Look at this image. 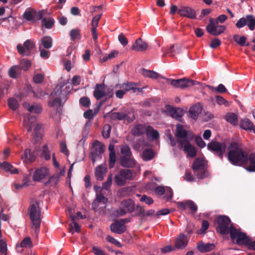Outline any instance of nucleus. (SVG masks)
Returning a JSON list of instances; mask_svg holds the SVG:
<instances>
[{
    "mask_svg": "<svg viewBox=\"0 0 255 255\" xmlns=\"http://www.w3.org/2000/svg\"><path fill=\"white\" fill-rule=\"evenodd\" d=\"M228 159L234 165H244L248 162V153L237 142H232L228 147Z\"/></svg>",
    "mask_w": 255,
    "mask_h": 255,
    "instance_id": "obj_1",
    "label": "nucleus"
},
{
    "mask_svg": "<svg viewBox=\"0 0 255 255\" xmlns=\"http://www.w3.org/2000/svg\"><path fill=\"white\" fill-rule=\"evenodd\" d=\"M40 202L38 200H33L31 202L28 208V214L32 223L35 229V233L38 234L41 223V210L39 208Z\"/></svg>",
    "mask_w": 255,
    "mask_h": 255,
    "instance_id": "obj_2",
    "label": "nucleus"
},
{
    "mask_svg": "<svg viewBox=\"0 0 255 255\" xmlns=\"http://www.w3.org/2000/svg\"><path fill=\"white\" fill-rule=\"evenodd\" d=\"M217 226V232L221 235L231 234V228L234 227L231 224L230 219L227 216L220 215L216 219Z\"/></svg>",
    "mask_w": 255,
    "mask_h": 255,
    "instance_id": "obj_3",
    "label": "nucleus"
},
{
    "mask_svg": "<svg viewBox=\"0 0 255 255\" xmlns=\"http://www.w3.org/2000/svg\"><path fill=\"white\" fill-rule=\"evenodd\" d=\"M135 209L134 201L130 198L123 200L120 204L119 208L114 212L117 217L124 216L127 213H132Z\"/></svg>",
    "mask_w": 255,
    "mask_h": 255,
    "instance_id": "obj_4",
    "label": "nucleus"
},
{
    "mask_svg": "<svg viewBox=\"0 0 255 255\" xmlns=\"http://www.w3.org/2000/svg\"><path fill=\"white\" fill-rule=\"evenodd\" d=\"M108 114L112 120H124L126 121L128 123H131L135 119L132 110L123 109L120 112H110Z\"/></svg>",
    "mask_w": 255,
    "mask_h": 255,
    "instance_id": "obj_5",
    "label": "nucleus"
},
{
    "mask_svg": "<svg viewBox=\"0 0 255 255\" xmlns=\"http://www.w3.org/2000/svg\"><path fill=\"white\" fill-rule=\"evenodd\" d=\"M194 174L198 179H202L208 176V171L206 169L204 160L201 158H196L192 166Z\"/></svg>",
    "mask_w": 255,
    "mask_h": 255,
    "instance_id": "obj_6",
    "label": "nucleus"
},
{
    "mask_svg": "<svg viewBox=\"0 0 255 255\" xmlns=\"http://www.w3.org/2000/svg\"><path fill=\"white\" fill-rule=\"evenodd\" d=\"M230 237L232 240H236V244L238 245L247 246L248 244L250 237L245 233L242 232L241 230H237L235 227L231 228Z\"/></svg>",
    "mask_w": 255,
    "mask_h": 255,
    "instance_id": "obj_7",
    "label": "nucleus"
},
{
    "mask_svg": "<svg viewBox=\"0 0 255 255\" xmlns=\"http://www.w3.org/2000/svg\"><path fill=\"white\" fill-rule=\"evenodd\" d=\"M63 86H59L57 85L53 90V92L51 93V95L53 96H57V97L55 98L52 102L51 106L53 107L56 106V105H58L59 106H61V103L63 101L65 102L68 98V91H64L62 89Z\"/></svg>",
    "mask_w": 255,
    "mask_h": 255,
    "instance_id": "obj_8",
    "label": "nucleus"
},
{
    "mask_svg": "<svg viewBox=\"0 0 255 255\" xmlns=\"http://www.w3.org/2000/svg\"><path fill=\"white\" fill-rule=\"evenodd\" d=\"M207 148L222 159L226 151V145L224 142L220 143L216 140H212L208 144Z\"/></svg>",
    "mask_w": 255,
    "mask_h": 255,
    "instance_id": "obj_9",
    "label": "nucleus"
},
{
    "mask_svg": "<svg viewBox=\"0 0 255 255\" xmlns=\"http://www.w3.org/2000/svg\"><path fill=\"white\" fill-rule=\"evenodd\" d=\"M35 44L33 40L27 39L24 43L23 45L18 44L17 46L18 52L23 56L30 55L34 50Z\"/></svg>",
    "mask_w": 255,
    "mask_h": 255,
    "instance_id": "obj_10",
    "label": "nucleus"
},
{
    "mask_svg": "<svg viewBox=\"0 0 255 255\" xmlns=\"http://www.w3.org/2000/svg\"><path fill=\"white\" fill-rule=\"evenodd\" d=\"M226 29L224 25H219L218 20L210 18L209 23L206 26L207 32L211 35L217 36L223 33Z\"/></svg>",
    "mask_w": 255,
    "mask_h": 255,
    "instance_id": "obj_11",
    "label": "nucleus"
},
{
    "mask_svg": "<svg viewBox=\"0 0 255 255\" xmlns=\"http://www.w3.org/2000/svg\"><path fill=\"white\" fill-rule=\"evenodd\" d=\"M167 82H170V84L176 87L184 89L195 85L198 82L193 80L188 79L185 78L177 80L167 78Z\"/></svg>",
    "mask_w": 255,
    "mask_h": 255,
    "instance_id": "obj_12",
    "label": "nucleus"
},
{
    "mask_svg": "<svg viewBox=\"0 0 255 255\" xmlns=\"http://www.w3.org/2000/svg\"><path fill=\"white\" fill-rule=\"evenodd\" d=\"M247 25L251 30L255 29V16L252 14L247 15L245 17L239 19L236 24L238 28H241Z\"/></svg>",
    "mask_w": 255,
    "mask_h": 255,
    "instance_id": "obj_13",
    "label": "nucleus"
},
{
    "mask_svg": "<svg viewBox=\"0 0 255 255\" xmlns=\"http://www.w3.org/2000/svg\"><path fill=\"white\" fill-rule=\"evenodd\" d=\"M177 142L179 148H183L189 156L190 157L196 156L197 150L194 146L191 145L188 139H179L177 140Z\"/></svg>",
    "mask_w": 255,
    "mask_h": 255,
    "instance_id": "obj_14",
    "label": "nucleus"
},
{
    "mask_svg": "<svg viewBox=\"0 0 255 255\" xmlns=\"http://www.w3.org/2000/svg\"><path fill=\"white\" fill-rule=\"evenodd\" d=\"M93 146L95 148L91 152V159L93 163H94L97 159L101 158V155L104 152L105 146L99 141L96 140L93 143Z\"/></svg>",
    "mask_w": 255,
    "mask_h": 255,
    "instance_id": "obj_15",
    "label": "nucleus"
},
{
    "mask_svg": "<svg viewBox=\"0 0 255 255\" xmlns=\"http://www.w3.org/2000/svg\"><path fill=\"white\" fill-rule=\"evenodd\" d=\"M177 207L181 210H185L187 208L191 210V213L195 214L197 210V206L192 200L178 202L177 204Z\"/></svg>",
    "mask_w": 255,
    "mask_h": 255,
    "instance_id": "obj_16",
    "label": "nucleus"
},
{
    "mask_svg": "<svg viewBox=\"0 0 255 255\" xmlns=\"http://www.w3.org/2000/svg\"><path fill=\"white\" fill-rule=\"evenodd\" d=\"M49 174L48 168L42 167L36 169L33 174L32 178L34 181L38 182L44 179Z\"/></svg>",
    "mask_w": 255,
    "mask_h": 255,
    "instance_id": "obj_17",
    "label": "nucleus"
},
{
    "mask_svg": "<svg viewBox=\"0 0 255 255\" xmlns=\"http://www.w3.org/2000/svg\"><path fill=\"white\" fill-rule=\"evenodd\" d=\"M165 108L172 118L179 121L181 120L182 117L184 114V110L182 109L175 108L170 105H166Z\"/></svg>",
    "mask_w": 255,
    "mask_h": 255,
    "instance_id": "obj_18",
    "label": "nucleus"
},
{
    "mask_svg": "<svg viewBox=\"0 0 255 255\" xmlns=\"http://www.w3.org/2000/svg\"><path fill=\"white\" fill-rule=\"evenodd\" d=\"M178 13L181 16L187 17L190 19H196V14L195 10L188 6H181L178 10Z\"/></svg>",
    "mask_w": 255,
    "mask_h": 255,
    "instance_id": "obj_19",
    "label": "nucleus"
},
{
    "mask_svg": "<svg viewBox=\"0 0 255 255\" xmlns=\"http://www.w3.org/2000/svg\"><path fill=\"white\" fill-rule=\"evenodd\" d=\"M148 47V44L140 38L137 39L131 46V49L136 52L145 51Z\"/></svg>",
    "mask_w": 255,
    "mask_h": 255,
    "instance_id": "obj_20",
    "label": "nucleus"
},
{
    "mask_svg": "<svg viewBox=\"0 0 255 255\" xmlns=\"http://www.w3.org/2000/svg\"><path fill=\"white\" fill-rule=\"evenodd\" d=\"M110 229L113 233L122 234L126 232L127 227L125 225L122 224L119 220H117L111 225Z\"/></svg>",
    "mask_w": 255,
    "mask_h": 255,
    "instance_id": "obj_21",
    "label": "nucleus"
},
{
    "mask_svg": "<svg viewBox=\"0 0 255 255\" xmlns=\"http://www.w3.org/2000/svg\"><path fill=\"white\" fill-rule=\"evenodd\" d=\"M188 243V239L186 236L183 234H181L176 238L174 247L176 249H182L185 248Z\"/></svg>",
    "mask_w": 255,
    "mask_h": 255,
    "instance_id": "obj_22",
    "label": "nucleus"
},
{
    "mask_svg": "<svg viewBox=\"0 0 255 255\" xmlns=\"http://www.w3.org/2000/svg\"><path fill=\"white\" fill-rule=\"evenodd\" d=\"M120 164L122 166L127 168L133 167L136 164V161L133 156H121Z\"/></svg>",
    "mask_w": 255,
    "mask_h": 255,
    "instance_id": "obj_23",
    "label": "nucleus"
},
{
    "mask_svg": "<svg viewBox=\"0 0 255 255\" xmlns=\"http://www.w3.org/2000/svg\"><path fill=\"white\" fill-rule=\"evenodd\" d=\"M105 87L104 84H97L96 85L93 95L97 100H99L106 96V92L104 91Z\"/></svg>",
    "mask_w": 255,
    "mask_h": 255,
    "instance_id": "obj_24",
    "label": "nucleus"
},
{
    "mask_svg": "<svg viewBox=\"0 0 255 255\" xmlns=\"http://www.w3.org/2000/svg\"><path fill=\"white\" fill-rule=\"evenodd\" d=\"M147 126L145 125L138 124L135 125L131 129V132L133 136H140L144 133L147 134Z\"/></svg>",
    "mask_w": 255,
    "mask_h": 255,
    "instance_id": "obj_25",
    "label": "nucleus"
},
{
    "mask_svg": "<svg viewBox=\"0 0 255 255\" xmlns=\"http://www.w3.org/2000/svg\"><path fill=\"white\" fill-rule=\"evenodd\" d=\"M202 108L199 104H196L192 106L188 112V116L190 118L196 120L199 115L201 113Z\"/></svg>",
    "mask_w": 255,
    "mask_h": 255,
    "instance_id": "obj_26",
    "label": "nucleus"
},
{
    "mask_svg": "<svg viewBox=\"0 0 255 255\" xmlns=\"http://www.w3.org/2000/svg\"><path fill=\"white\" fill-rule=\"evenodd\" d=\"M175 136L176 137L177 140L179 139H187L188 131L184 129L182 125L177 124L176 125Z\"/></svg>",
    "mask_w": 255,
    "mask_h": 255,
    "instance_id": "obj_27",
    "label": "nucleus"
},
{
    "mask_svg": "<svg viewBox=\"0 0 255 255\" xmlns=\"http://www.w3.org/2000/svg\"><path fill=\"white\" fill-rule=\"evenodd\" d=\"M215 245L211 243L205 244L202 241L197 244V249L201 253H204L213 250L215 248Z\"/></svg>",
    "mask_w": 255,
    "mask_h": 255,
    "instance_id": "obj_28",
    "label": "nucleus"
},
{
    "mask_svg": "<svg viewBox=\"0 0 255 255\" xmlns=\"http://www.w3.org/2000/svg\"><path fill=\"white\" fill-rule=\"evenodd\" d=\"M141 74L142 75L145 77H148L152 79H158L161 78L164 79L165 78L162 76L161 75L158 74V73L152 71L148 70L145 69H142L141 71Z\"/></svg>",
    "mask_w": 255,
    "mask_h": 255,
    "instance_id": "obj_29",
    "label": "nucleus"
},
{
    "mask_svg": "<svg viewBox=\"0 0 255 255\" xmlns=\"http://www.w3.org/2000/svg\"><path fill=\"white\" fill-rule=\"evenodd\" d=\"M36 121V118L34 116H28L25 118L23 123V127L26 128L27 132H31L32 129V124Z\"/></svg>",
    "mask_w": 255,
    "mask_h": 255,
    "instance_id": "obj_30",
    "label": "nucleus"
},
{
    "mask_svg": "<svg viewBox=\"0 0 255 255\" xmlns=\"http://www.w3.org/2000/svg\"><path fill=\"white\" fill-rule=\"evenodd\" d=\"M106 171V168L105 166L102 165L98 166L96 168L95 173L97 179L99 181H102Z\"/></svg>",
    "mask_w": 255,
    "mask_h": 255,
    "instance_id": "obj_31",
    "label": "nucleus"
},
{
    "mask_svg": "<svg viewBox=\"0 0 255 255\" xmlns=\"http://www.w3.org/2000/svg\"><path fill=\"white\" fill-rule=\"evenodd\" d=\"M154 156L155 153L151 149H145L143 150L141 154L142 159L144 161L151 160Z\"/></svg>",
    "mask_w": 255,
    "mask_h": 255,
    "instance_id": "obj_32",
    "label": "nucleus"
},
{
    "mask_svg": "<svg viewBox=\"0 0 255 255\" xmlns=\"http://www.w3.org/2000/svg\"><path fill=\"white\" fill-rule=\"evenodd\" d=\"M120 173L121 176L124 178L126 181L127 180H131L133 179V171L132 170L128 169H122L120 171Z\"/></svg>",
    "mask_w": 255,
    "mask_h": 255,
    "instance_id": "obj_33",
    "label": "nucleus"
},
{
    "mask_svg": "<svg viewBox=\"0 0 255 255\" xmlns=\"http://www.w3.org/2000/svg\"><path fill=\"white\" fill-rule=\"evenodd\" d=\"M241 127L246 130H252L255 129L253 123L248 119L242 120L240 122Z\"/></svg>",
    "mask_w": 255,
    "mask_h": 255,
    "instance_id": "obj_34",
    "label": "nucleus"
},
{
    "mask_svg": "<svg viewBox=\"0 0 255 255\" xmlns=\"http://www.w3.org/2000/svg\"><path fill=\"white\" fill-rule=\"evenodd\" d=\"M248 161L250 164L247 166L246 169L250 172H255V152L248 154Z\"/></svg>",
    "mask_w": 255,
    "mask_h": 255,
    "instance_id": "obj_35",
    "label": "nucleus"
},
{
    "mask_svg": "<svg viewBox=\"0 0 255 255\" xmlns=\"http://www.w3.org/2000/svg\"><path fill=\"white\" fill-rule=\"evenodd\" d=\"M42 125L41 124H36L34 128V139L36 141H39L42 137Z\"/></svg>",
    "mask_w": 255,
    "mask_h": 255,
    "instance_id": "obj_36",
    "label": "nucleus"
},
{
    "mask_svg": "<svg viewBox=\"0 0 255 255\" xmlns=\"http://www.w3.org/2000/svg\"><path fill=\"white\" fill-rule=\"evenodd\" d=\"M23 106L30 112H33L36 114H40L42 112V108L39 105L30 106L28 103H25L23 104Z\"/></svg>",
    "mask_w": 255,
    "mask_h": 255,
    "instance_id": "obj_37",
    "label": "nucleus"
},
{
    "mask_svg": "<svg viewBox=\"0 0 255 255\" xmlns=\"http://www.w3.org/2000/svg\"><path fill=\"white\" fill-rule=\"evenodd\" d=\"M59 179L60 178L58 177V175L55 173L53 175L50 176L49 179L47 181L43 182V184L45 186H48L50 184L52 186H55L59 182Z\"/></svg>",
    "mask_w": 255,
    "mask_h": 255,
    "instance_id": "obj_38",
    "label": "nucleus"
},
{
    "mask_svg": "<svg viewBox=\"0 0 255 255\" xmlns=\"http://www.w3.org/2000/svg\"><path fill=\"white\" fill-rule=\"evenodd\" d=\"M70 218L71 220L72 221V223L69 225V230L70 232L73 234L74 233V231L73 230V226H72V224H73L74 228L75 229V231L76 232L79 233L80 231L81 227L80 225L77 223L75 221L76 220V217H75V216L71 215Z\"/></svg>",
    "mask_w": 255,
    "mask_h": 255,
    "instance_id": "obj_39",
    "label": "nucleus"
},
{
    "mask_svg": "<svg viewBox=\"0 0 255 255\" xmlns=\"http://www.w3.org/2000/svg\"><path fill=\"white\" fill-rule=\"evenodd\" d=\"M0 166L6 171H9L12 174H16L18 173V169L14 168L13 166L8 162H3L0 164Z\"/></svg>",
    "mask_w": 255,
    "mask_h": 255,
    "instance_id": "obj_40",
    "label": "nucleus"
},
{
    "mask_svg": "<svg viewBox=\"0 0 255 255\" xmlns=\"http://www.w3.org/2000/svg\"><path fill=\"white\" fill-rule=\"evenodd\" d=\"M226 120L234 126L237 125L238 123L237 115L233 113L227 114L225 117Z\"/></svg>",
    "mask_w": 255,
    "mask_h": 255,
    "instance_id": "obj_41",
    "label": "nucleus"
},
{
    "mask_svg": "<svg viewBox=\"0 0 255 255\" xmlns=\"http://www.w3.org/2000/svg\"><path fill=\"white\" fill-rule=\"evenodd\" d=\"M134 84L133 83H124L122 86H120V88H123L126 92L129 91L130 90H133L134 92H136V91L138 92L141 91V90L139 88H134Z\"/></svg>",
    "mask_w": 255,
    "mask_h": 255,
    "instance_id": "obj_42",
    "label": "nucleus"
},
{
    "mask_svg": "<svg viewBox=\"0 0 255 255\" xmlns=\"http://www.w3.org/2000/svg\"><path fill=\"white\" fill-rule=\"evenodd\" d=\"M121 156H132V152L129 146L126 144L122 145L121 146Z\"/></svg>",
    "mask_w": 255,
    "mask_h": 255,
    "instance_id": "obj_43",
    "label": "nucleus"
},
{
    "mask_svg": "<svg viewBox=\"0 0 255 255\" xmlns=\"http://www.w3.org/2000/svg\"><path fill=\"white\" fill-rule=\"evenodd\" d=\"M41 44L45 48L49 49L52 47V39L50 36L43 37L41 39Z\"/></svg>",
    "mask_w": 255,
    "mask_h": 255,
    "instance_id": "obj_44",
    "label": "nucleus"
},
{
    "mask_svg": "<svg viewBox=\"0 0 255 255\" xmlns=\"http://www.w3.org/2000/svg\"><path fill=\"white\" fill-rule=\"evenodd\" d=\"M20 68L19 66H13L8 71L9 76L12 78H16L20 73Z\"/></svg>",
    "mask_w": 255,
    "mask_h": 255,
    "instance_id": "obj_45",
    "label": "nucleus"
},
{
    "mask_svg": "<svg viewBox=\"0 0 255 255\" xmlns=\"http://www.w3.org/2000/svg\"><path fill=\"white\" fill-rule=\"evenodd\" d=\"M31 66V61L28 59H22L20 61V65L19 66L20 70L22 69L24 71H26Z\"/></svg>",
    "mask_w": 255,
    "mask_h": 255,
    "instance_id": "obj_46",
    "label": "nucleus"
},
{
    "mask_svg": "<svg viewBox=\"0 0 255 255\" xmlns=\"http://www.w3.org/2000/svg\"><path fill=\"white\" fill-rule=\"evenodd\" d=\"M22 158H24L26 161L30 162H33L35 159V156L31 153V151L29 149L25 150Z\"/></svg>",
    "mask_w": 255,
    "mask_h": 255,
    "instance_id": "obj_47",
    "label": "nucleus"
},
{
    "mask_svg": "<svg viewBox=\"0 0 255 255\" xmlns=\"http://www.w3.org/2000/svg\"><path fill=\"white\" fill-rule=\"evenodd\" d=\"M147 136H151L153 139H157L159 137V134L157 130H155L150 126H147Z\"/></svg>",
    "mask_w": 255,
    "mask_h": 255,
    "instance_id": "obj_48",
    "label": "nucleus"
},
{
    "mask_svg": "<svg viewBox=\"0 0 255 255\" xmlns=\"http://www.w3.org/2000/svg\"><path fill=\"white\" fill-rule=\"evenodd\" d=\"M136 216H139L141 218L144 219L145 217V210L143 207L139 205H135V209Z\"/></svg>",
    "mask_w": 255,
    "mask_h": 255,
    "instance_id": "obj_49",
    "label": "nucleus"
},
{
    "mask_svg": "<svg viewBox=\"0 0 255 255\" xmlns=\"http://www.w3.org/2000/svg\"><path fill=\"white\" fill-rule=\"evenodd\" d=\"M23 17L27 21H33L34 19V10L26 9L23 14Z\"/></svg>",
    "mask_w": 255,
    "mask_h": 255,
    "instance_id": "obj_50",
    "label": "nucleus"
},
{
    "mask_svg": "<svg viewBox=\"0 0 255 255\" xmlns=\"http://www.w3.org/2000/svg\"><path fill=\"white\" fill-rule=\"evenodd\" d=\"M234 41L242 46H245L247 38L244 36H240L238 34H235L233 37Z\"/></svg>",
    "mask_w": 255,
    "mask_h": 255,
    "instance_id": "obj_51",
    "label": "nucleus"
},
{
    "mask_svg": "<svg viewBox=\"0 0 255 255\" xmlns=\"http://www.w3.org/2000/svg\"><path fill=\"white\" fill-rule=\"evenodd\" d=\"M207 87L209 89L220 93H225L227 91V89L222 84H219L217 88L214 87L210 85L207 86Z\"/></svg>",
    "mask_w": 255,
    "mask_h": 255,
    "instance_id": "obj_52",
    "label": "nucleus"
},
{
    "mask_svg": "<svg viewBox=\"0 0 255 255\" xmlns=\"http://www.w3.org/2000/svg\"><path fill=\"white\" fill-rule=\"evenodd\" d=\"M42 22L43 23L42 25L47 29H51L54 24V20L52 18L48 19L45 18H43L42 19Z\"/></svg>",
    "mask_w": 255,
    "mask_h": 255,
    "instance_id": "obj_53",
    "label": "nucleus"
},
{
    "mask_svg": "<svg viewBox=\"0 0 255 255\" xmlns=\"http://www.w3.org/2000/svg\"><path fill=\"white\" fill-rule=\"evenodd\" d=\"M115 182L119 186H123L126 184V181L124 177L121 176V174H116L114 177Z\"/></svg>",
    "mask_w": 255,
    "mask_h": 255,
    "instance_id": "obj_54",
    "label": "nucleus"
},
{
    "mask_svg": "<svg viewBox=\"0 0 255 255\" xmlns=\"http://www.w3.org/2000/svg\"><path fill=\"white\" fill-rule=\"evenodd\" d=\"M41 156L44 157L46 160H48L50 159V152L47 144L43 146Z\"/></svg>",
    "mask_w": 255,
    "mask_h": 255,
    "instance_id": "obj_55",
    "label": "nucleus"
},
{
    "mask_svg": "<svg viewBox=\"0 0 255 255\" xmlns=\"http://www.w3.org/2000/svg\"><path fill=\"white\" fill-rule=\"evenodd\" d=\"M8 105L11 110L14 111L18 108L19 104L16 100L11 98L8 100Z\"/></svg>",
    "mask_w": 255,
    "mask_h": 255,
    "instance_id": "obj_56",
    "label": "nucleus"
},
{
    "mask_svg": "<svg viewBox=\"0 0 255 255\" xmlns=\"http://www.w3.org/2000/svg\"><path fill=\"white\" fill-rule=\"evenodd\" d=\"M20 245L23 248L32 247V243L30 238L29 237L25 238L21 242Z\"/></svg>",
    "mask_w": 255,
    "mask_h": 255,
    "instance_id": "obj_57",
    "label": "nucleus"
},
{
    "mask_svg": "<svg viewBox=\"0 0 255 255\" xmlns=\"http://www.w3.org/2000/svg\"><path fill=\"white\" fill-rule=\"evenodd\" d=\"M109 166L110 168H112L114 167L116 161V153H109Z\"/></svg>",
    "mask_w": 255,
    "mask_h": 255,
    "instance_id": "obj_58",
    "label": "nucleus"
},
{
    "mask_svg": "<svg viewBox=\"0 0 255 255\" xmlns=\"http://www.w3.org/2000/svg\"><path fill=\"white\" fill-rule=\"evenodd\" d=\"M112 181V175L111 174L108 175V178L105 182L103 183V188L106 190H108L110 188Z\"/></svg>",
    "mask_w": 255,
    "mask_h": 255,
    "instance_id": "obj_59",
    "label": "nucleus"
},
{
    "mask_svg": "<svg viewBox=\"0 0 255 255\" xmlns=\"http://www.w3.org/2000/svg\"><path fill=\"white\" fill-rule=\"evenodd\" d=\"M8 88V84L0 82V99L3 97L4 91H7Z\"/></svg>",
    "mask_w": 255,
    "mask_h": 255,
    "instance_id": "obj_60",
    "label": "nucleus"
},
{
    "mask_svg": "<svg viewBox=\"0 0 255 255\" xmlns=\"http://www.w3.org/2000/svg\"><path fill=\"white\" fill-rule=\"evenodd\" d=\"M80 104L85 107H89L90 104V100L89 98L87 97H83L80 99Z\"/></svg>",
    "mask_w": 255,
    "mask_h": 255,
    "instance_id": "obj_61",
    "label": "nucleus"
},
{
    "mask_svg": "<svg viewBox=\"0 0 255 255\" xmlns=\"http://www.w3.org/2000/svg\"><path fill=\"white\" fill-rule=\"evenodd\" d=\"M111 130V127L109 125H107L104 127V130L102 132V135L104 138H108L110 137V132Z\"/></svg>",
    "mask_w": 255,
    "mask_h": 255,
    "instance_id": "obj_62",
    "label": "nucleus"
},
{
    "mask_svg": "<svg viewBox=\"0 0 255 255\" xmlns=\"http://www.w3.org/2000/svg\"><path fill=\"white\" fill-rule=\"evenodd\" d=\"M44 14V12L43 10L39 11L37 12L35 10H34V21H36V20H40L42 19V17Z\"/></svg>",
    "mask_w": 255,
    "mask_h": 255,
    "instance_id": "obj_63",
    "label": "nucleus"
},
{
    "mask_svg": "<svg viewBox=\"0 0 255 255\" xmlns=\"http://www.w3.org/2000/svg\"><path fill=\"white\" fill-rule=\"evenodd\" d=\"M118 40L120 41V42L121 43V44L124 46H126L128 43V40L127 38L125 37V36L122 33H121L119 35Z\"/></svg>",
    "mask_w": 255,
    "mask_h": 255,
    "instance_id": "obj_64",
    "label": "nucleus"
}]
</instances>
